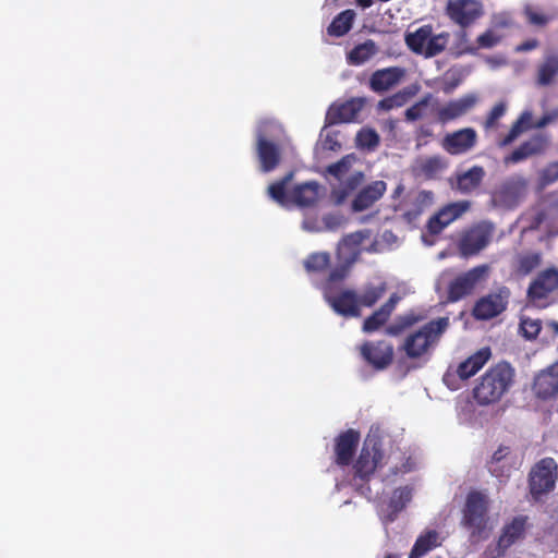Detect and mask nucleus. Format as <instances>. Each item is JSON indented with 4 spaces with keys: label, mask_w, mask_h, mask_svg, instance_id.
I'll list each match as a JSON object with an SVG mask.
<instances>
[{
    "label": "nucleus",
    "mask_w": 558,
    "mask_h": 558,
    "mask_svg": "<svg viewBox=\"0 0 558 558\" xmlns=\"http://www.w3.org/2000/svg\"><path fill=\"white\" fill-rule=\"evenodd\" d=\"M448 326L449 319L447 317H439L428 322L405 338L402 350L410 359L423 356L439 340Z\"/></svg>",
    "instance_id": "obj_4"
},
{
    "label": "nucleus",
    "mask_w": 558,
    "mask_h": 558,
    "mask_svg": "<svg viewBox=\"0 0 558 558\" xmlns=\"http://www.w3.org/2000/svg\"><path fill=\"white\" fill-rule=\"evenodd\" d=\"M438 546H440L439 533L435 530H428L416 538L409 558H422Z\"/></svg>",
    "instance_id": "obj_29"
},
{
    "label": "nucleus",
    "mask_w": 558,
    "mask_h": 558,
    "mask_svg": "<svg viewBox=\"0 0 558 558\" xmlns=\"http://www.w3.org/2000/svg\"><path fill=\"white\" fill-rule=\"evenodd\" d=\"M335 219H336L335 217H328L325 219L326 226L329 229H333L337 226V223L333 221Z\"/></svg>",
    "instance_id": "obj_60"
},
{
    "label": "nucleus",
    "mask_w": 558,
    "mask_h": 558,
    "mask_svg": "<svg viewBox=\"0 0 558 558\" xmlns=\"http://www.w3.org/2000/svg\"><path fill=\"white\" fill-rule=\"evenodd\" d=\"M357 185V180L355 178H350L345 184L339 189H333L331 192V198L336 205H341L348 198L353 190H355Z\"/></svg>",
    "instance_id": "obj_48"
},
{
    "label": "nucleus",
    "mask_w": 558,
    "mask_h": 558,
    "mask_svg": "<svg viewBox=\"0 0 558 558\" xmlns=\"http://www.w3.org/2000/svg\"><path fill=\"white\" fill-rule=\"evenodd\" d=\"M378 52V47L374 40L367 39L362 44L354 46L347 53V62L350 65H362L369 61Z\"/></svg>",
    "instance_id": "obj_28"
},
{
    "label": "nucleus",
    "mask_w": 558,
    "mask_h": 558,
    "mask_svg": "<svg viewBox=\"0 0 558 558\" xmlns=\"http://www.w3.org/2000/svg\"><path fill=\"white\" fill-rule=\"evenodd\" d=\"M294 173L290 171L280 180L268 186V195L278 204L284 206L290 204V192L287 193V186L292 181Z\"/></svg>",
    "instance_id": "obj_32"
},
{
    "label": "nucleus",
    "mask_w": 558,
    "mask_h": 558,
    "mask_svg": "<svg viewBox=\"0 0 558 558\" xmlns=\"http://www.w3.org/2000/svg\"><path fill=\"white\" fill-rule=\"evenodd\" d=\"M523 13L526 22L537 27H545L553 20L551 15L541 12L532 5H526Z\"/></svg>",
    "instance_id": "obj_43"
},
{
    "label": "nucleus",
    "mask_w": 558,
    "mask_h": 558,
    "mask_svg": "<svg viewBox=\"0 0 558 558\" xmlns=\"http://www.w3.org/2000/svg\"><path fill=\"white\" fill-rule=\"evenodd\" d=\"M526 524V515L514 517L509 523L505 524L497 542L498 549L504 553L517 541L522 539L525 535Z\"/></svg>",
    "instance_id": "obj_23"
},
{
    "label": "nucleus",
    "mask_w": 558,
    "mask_h": 558,
    "mask_svg": "<svg viewBox=\"0 0 558 558\" xmlns=\"http://www.w3.org/2000/svg\"><path fill=\"white\" fill-rule=\"evenodd\" d=\"M365 106V98H351L340 105H332L326 114V122L330 125L356 121Z\"/></svg>",
    "instance_id": "obj_18"
},
{
    "label": "nucleus",
    "mask_w": 558,
    "mask_h": 558,
    "mask_svg": "<svg viewBox=\"0 0 558 558\" xmlns=\"http://www.w3.org/2000/svg\"><path fill=\"white\" fill-rule=\"evenodd\" d=\"M542 180L547 184L558 181V161H553L544 168L542 171Z\"/></svg>",
    "instance_id": "obj_53"
},
{
    "label": "nucleus",
    "mask_w": 558,
    "mask_h": 558,
    "mask_svg": "<svg viewBox=\"0 0 558 558\" xmlns=\"http://www.w3.org/2000/svg\"><path fill=\"white\" fill-rule=\"evenodd\" d=\"M367 238V234L364 231H356L350 234H347L342 239V244L347 246H359L363 243V241Z\"/></svg>",
    "instance_id": "obj_55"
},
{
    "label": "nucleus",
    "mask_w": 558,
    "mask_h": 558,
    "mask_svg": "<svg viewBox=\"0 0 558 558\" xmlns=\"http://www.w3.org/2000/svg\"><path fill=\"white\" fill-rule=\"evenodd\" d=\"M355 1L362 8H369L373 3V0H355Z\"/></svg>",
    "instance_id": "obj_61"
},
{
    "label": "nucleus",
    "mask_w": 558,
    "mask_h": 558,
    "mask_svg": "<svg viewBox=\"0 0 558 558\" xmlns=\"http://www.w3.org/2000/svg\"><path fill=\"white\" fill-rule=\"evenodd\" d=\"M478 98L475 94H466L458 99L448 101L445 106L436 109L437 121L447 124L466 114L477 102Z\"/></svg>",
    "instance_id": "obj_17"
},
{
    "label": "nucleus",
    "mask_w": 558,
    "mask_h": 558,
    "mask_svg": "<svg viewBox=\"0 0 558 558\" xmlns=\"http://www.w3.org/2000/svg\"><path fill=\"white\" fill-rule=\"evenodd\" d=\"M319 189L315 181L296 184L290 191V203L301 208L312 207L318 202Z\"/></svg>",
    "instance_id": "obj_24"
},
{
    "label": "nucleus",
    "mask_w": 558,
    "mask_h": 558,
    "mask_svg": "<svg viewBox=\"0 0 558 558\" xmlns=\"http://www.w3.org/2000/svg\"><path fill=\"white\" fill-rule=\"evenodd\" d=\"M549 147V137L546 134L537 133L522 142L511 154L504 158L505 165L519 163L531 157L541 156Z\"/></svg>",
    "instance_id": "obj_13"
},
{
    "label": "nucleus",
    "mask_w": 558,
    "mask_h": 558,
    "mask_svg": "<svg viewBox=\"0 0 558 558\" xmlns=\"http://www.w3.org/2000/svg\"><path fill=\"white\" fill-rule=\"evenodd\" d=\"M259 169L264 173L274 171L281 162V149L279 145L268 140L263 133H258L255 145Z\"/></svg>",
    "instance_id": "obj_16"
},
{
    "label": "nucleus",
    "mask_w": 558,
    "mask_h": 558,
    "mask_svg": "<svg viewBox=\"0 0 558 558\" xmlns=\"http://www.w3.org/2000/svg\"><path fill=\"white\" fill-rule=\"evenodd\" d=\"M490 356L492 351L488 347L480 349L458 365L457 375L463 380L471 378L488 362Z\"/></svg>",
    "instance_id": "obj_25"
},
{
    "label": "nucleus",
    "mask_w": 558,
    "mask_h": 558,
    "mask_svg": "<svg viewBox=\"0 0 558 558\" xmlns=\"http://www.w3.org/2000/svg\"><path fill=\"white\" fill-rule=\"evenodd\" d=\"M539 46V41L535 38L522 41L515 47L517 52H527L536 49Z\"/></svg>",
    "instance_id": "obj_56"
},
{
    "label": "nucleus",
    "mask_w": 558,
    "mask_h": 558,
    "mask_svg": "<svg viewBox=\"0 0 558 558\" xmlns=\"http://www.w3.org/2000/svg\"><path fill=\"white\" fill-rule=\"evenodd\" d=\"M531 113L523 112L511 125L508 134L499 142L500 147H506L512 144L525 130L530 128Z\"/></svg>",
    "instance_id": "obj_37"
},
{
    "label": "nucleus",
    "mask_w": 558,
    "mask_h": 558,
    "mask_svg": "<svg viewBox=\"0 0 558 558\" xmlns=\"http://www.w3.org/2000/svg\"><path fill=\"white\" fill-rule=\"evenodd\" d=\"M379 142V135L373 129H362L356 135V144L361 148L374 149Z\"/></svg>",
    "instance_id": "obj_44"
},
{
    "label": "nucleus",
    "mask_w": 558,
    "mask_h": 558,
    "mask_svg": "<svg viewBox=\"0 0 558 558\" xmlns=\"http://www.w3.org/2000/svg\"><path fill=\"white\" fill-rule=\"evenodd\" d=\"M447 168V162L440 156H430L424 159L420 165V171L427 179L436 178L442 170Z\"/></svg>",
    "instance_id": "obj_41"
},
{
    "label": "nucleus",
    "mask_w": 558,
    "mask_h": 558,
    "mask_svg": "<svg viewBox=\"0 0 558 558\" xmlns=\"http://www.w3.org/2000/svg\"><path fill=\"white\" fill-rule=\"evenodd\" d=\"M478 141L477 132L473 128H463L451 133H447L441 147L449 155L458 156L472 150Z\"/></svg>",
    "instance_id": "obj_12"
},
{
    "label": "nucleus",
    "mask_w": 558,
    "mask_h": 558,
    "mask_svg": "<svg viewBox=\"0 0 558 558\" xmlns=\"http://www.w3.org/2000/svg\"><path fill=\"white\" fill-rule=\"evenodd\" d=\"M430 99L432 95L427 94L421 100L409 107L404 112L405 120L412 122L423 118Z\"/></svg>",
    "instance_id": "obj_46"
},
{
    "label": "nucleus",
    "mask_w": 558,
    "mask_h": 558,
    "mask_svg": "<svg viewBox=\"0 0 558 558\" xmlns=\"http://www.w3.org/2000/svg\"><path fill=\"white\" fill-rule=\"evenodd\" d=\"M350 169V162L345 157L341 158L339 161L331 163L327 167V172L340 180Z\"/></svg>",
    "instance_id": "obj_51"
},
{
    "label": "nucleus",
    "mask_w": 558,
    "mask_h": 558,
    "mask_svg": "<svg viewBox=\"0 0 558 558\" xmlns=\"http://www.w3.org/2000/svg\"><path fill=\"white\" fill-rule=\"evenodd\" d=\"M544 219H545V213L544 211L537 213L534 218L535 227H538L544 221Z\"/></svg>",
    "instance_id": "obj_59"
},
{
    "label": "nucleus",
    "mask_w": 558,
    "mask_h": 558,
    "mask_svg": "<svg viewBox=\"0 0 558 558\" xmlns=\"http://www.w3.org/2000/svg\"><path fill=\"white\" fill-rule=\"evenodd\" d=\"M531 113L523 112L511 125L508 134L499 142L500 147H506L512 144L525 130L530 128Z\"/></svg>",
    "instance_id": "obj_36"
},
{
    "label": "nucleus",
    "mask_w": 558,
    "mask_h": 558,
    "mask_svg": "<svg viewBox=\"0 0 558 558\" xmlns=\"http://www.w3.org/2000/svg\"><path fill=\"white\" fill-rule=\"evenodd\" d=\"M356 13L352 9L344 10L337 14L329 26L327 27V34L331 37H342L347 35L355 20Z\"/></svg>",
    "instance_id": "obj_30"
},
{
    "label": "nucleus",
    "mask_w": 558,
    "mask_h": 558,
    "mask_svg": "<svg viewBox=\"0 0 558 558\" xmlns=\"http://www.w3.org/2000/svg\"><path fill=\"white\" fill-rule=\"evenodd\" d=\"M403 191V186L402 185H399L396 191H395V194H399Z\"/></svg>",
    "instance_id": "obj_63"
},
{
    "label": "nucleus",
    "mask_w": 558,
    "mask_h": 558,
    "mask_svg": "<svg viewBox=\"0 0 558 558\" xmlns=\"http://www.w3.org/2000/svg\"><path fill=\"white\" fill-rule=\"evenodd\" d=\"M510 291L507 287L499 288L496 292L480 298L472 310V315L477 320H488L506 311Z\"/></svg>",
    "instance_id": "obj_10"
},
{
    "label": "nucleus",
    "mask_w": 558,
    "mask_h": 558,
    "mask_svg": "<svg viewBox=\"0 0 558 558\" xmlns=\"http://www.w3.org/2000/svg\"><path fill=\"white\" fill-rule=\"evenodd\" d=\"M542 264L539 252H527L517 256L514 271L520 276H527Z\"/></svg>",
    "instance_id": "obj_33"
},
{
    "label": "nucleus",
    "mask_w": 558,
    "mask_h": 558,
    "mask_svg": "<svg viewBox=\"0 0 558 558\" xmlns=\"http://www.w3.org/2000/svg\"><path fill=\"white\" fill-rule=\"evenodd\" d=\"M362 359L375 371H384L393 361V345L385 340L365 341L360 347Z\"/></svg>",
    "instance_id": "obj_11"
},
{
    "label": "nucleus",
    "mask_w": 558,
    "mask_h": 558,
    "mask_svg": "<svg viewBox=\"0 0 558 558\" xmlns=\"http://www.w3.org/2000/svg\"><path fill=\"white\" fill-rule=\"evenodd\" d=\"M515 183L514 182H507L505 185H504V189H510L512 185H514Z\"/></svg>",
    "instance_id": "obj_62"
},
{
    "label": "nucleus",
    "mask_w": 558,
    "mask_h": 558,
    "mask_svg": "<svg viewBox=\"0 0 558 558\" xmlns=\"http://www.w3.org/2000/svg\"><path fill=\"white\" fill-rule=\"evenodd\" d=\"M387 190L385 181L377 180L364 186L354 197L351 208L354 213H360L371 208L379 201Z\"/></svg>",
    "instance_id": "obj_21"
},
{
    "label": "nucleus",
    "mask_w": 558,
    "mask_h": 558,
    "mask_svg": "<svg viewBox=\"0 0 558 558\" xmlns=\"http://www.w3.org/2000/svg\"><path fill=\"white\" fill-rule=\"evenodd\" d=\"M330 266V254L327 252L313 253L304 260L307 272H324Z\"/></svg>",
    "instance_id": "obj_40"
},
{
    "label": "nucleus",
    "mask_w": 558,
    "mask_h": 558,
    "mask_svg": "<svg viewBox=\"0 0 558 558\" xmlns=\"http://www.w3.org/2000/svg\"><path fill=\"white\" fill-rule=\"evenodd\" d=\"M360 442V433L355 429H347L335 439V462L339 466L351 464Z\"/></svg>",
    "instance_id": "obj_19"
},
{
    "label": "nucleus",
    "mask_w": 558,
    "mask_h": 558,
    "mask_svg": "<svg viewBox=\"0 0 558 558\" xmlns=\"http://www.w3.org/2000/svg\"><path fill=\"white\" fill-rule=\"evenodd\" d=\"M387 286L385 282L379 283L378 286L367 284L364 287L363 291L357 294V302L360 307H372L374 306L386 293Z\"/></svg>",
    "instance_id": "obj_35"
},
{
    "label": "nucleus",
    "mask_w": 558,
    "mask_h": 558,
    "mask_svg": "<svg viewBox=\"0 0 558 558\" xmlns=\"http://www.w3.org/2000/svg\"><path fill=\"white\" fill-rule=\"evenodd\" d=\"M450 34L448 32H442L437 35H429L427 47H425L424 54L426 58H432L441 53L448 43H449Z\"/></svg>",
    "instance_id": "obj_42"
},
{
    "label": "nucleus",
    "mask_w": 558,
    "mask_h": 558,
    "mask_svg": "<svg viewBox=\"0 0 558 558\" xmlns=\"http://www.w3.org/2000/svg\"><path fill=\"white\" fill-rule=\"evenodd\" d=\"M421 215V210L420 209H415V210H408L403 214V218L407 220V221H412L414 219H416L418 216Z\"/></svg>",
    "instance_id": "obj_57"
},
{
    "label": "nucleus",
    "mask_w": 558,
    "mask_h": 558,
    "mask_svg": "<svg viewBox=\"0 0 558 558\" xmlns=\"http://www.w3.org/2000/svg\"><path fill=\"white\" fill-rule=\"evenodd\" d=\"M470 208L466 201L450 203L433 215L426 225L429 234L437 235L451 222L460 218Z\"/></svg>",
    "instance_id": "obj_15"
},
{
    "label": "nucleus",
    "mask_w": 558,
    "mask_h": 558,
    "mask_svg": "<svg viewBox=\"0 0 558 558\" xmlns=\"http://www.w3.org/2000/svg\"><path fill=\"white\" fill-rule=\"evenodd\" d=\"M558 78V52L546 51L535 71V84L547 87L556 83Z\"/></svg>",
    "instance_id": "obj_22"
},
{
    "label": "nucleus",
    "mask_w": 558,
    "mask_h": 558,
    "mask_svg": "<svg viewBox=\"0 0 558 558\" xmlns=\"http://www.w3.org/2000/svg\"><path fill=\"white\" fill-rule=\"evenodd\" d=\"M383 459V450L379 441H365L361 452L353 464V476L351 485L355 490L366 497L372 498V489L368 485L371 476Z\"/></svg>",
    "instance_id": "obj_3"
},
{
    "label": "nucleus",
    "mask_w": 558,
    "mask_h": 558,
    "mask_svg": "<svg viewBox=\"0 0 558 558\" xmlns=\"http://www.w3.org/2000/svg\"><path fill=\"white\" fill-rule=\"evenodd\" d=\"M488 266L480 265L456 277L448 286V300L457 302L473 293L488 275Z\"/></svg>",
    "instance_id": "obj_9"
},
{
    "label": "nucleus",
    "mask_w": 558,
    "mask_h": 558,
    "mask_svg": "<svg viewBox=\"0 0 558 558\" xmlns=\"http://www.w3.org/2000/svg\"><path fill=\"white\" fill-rule=\"evenodd\" d=\"M445 14L454 25L460 27L458 33L460 39L466 41V28L476 24L484 16L485 9L480 0H448Z\"/></svg>",
    "instance_id": "obj_5"
},
{
    "label": "nucleus",
    "mask_w": 558,
    "mask_h": 558,
    "mask_svg": "<svg viewBox=\"0 0 558 558\" xmlns=\"http://www.w3.org/2000/svg\"><path fill=\"white\" fill-rule=\"evenodd\" d=\"M551 121V118L549 116L542 117L535 124V128L541 129L546 126Z\"/></svg>",
    "instance_id": "obj_58"
},
{
    "label": "nucleus",
    "mask_w": 558,
    "mask_h": 558,
    "mask_svg": "<svg viewBox=\"0 0 558 558\" xmlns=\"http://www.w3.org/2000/svg\"><path fill=\"white\" fill-rule=\"evenodd\" d=\"M514 369L507 362L489 367L473 388V398L480 405L498 402L513 383Z\"/></svg>",
    "instance_id": "obj_1"
},
{
    "label": "nucleus",
    "mask_w": 558,
    "mask_h": 558,
    "mask_svg": "<svg viewBox=\"0 0 558 558\" xmlns=\"http://www.w3.org/2000/svg\"><path fill=\"white\" fill-rule=\"evenodd\" d=\"M349 274V265H340L335 267L328 275L327 282L325 287H329L331 290V284L336 282H340L345 279Z\"/></svg>",
    "instance_id": "obj_52"
},
{
    "label": "nucleus",
    "mask_w": 558,
    "mask_h": 558,
    "mask_svg": "<svg viewBox=\"0 0 558 558\" xmlns=\"http://www.w3.org/2000/svg\"><path fill=\"white\" fill-rule=\"evenodd\" d=\"M506 110L507 106L504 101L496 104L488 112L485 121L483 122V128L485 130H492L497 128L498 120L505 116Z\"/></svg>",
    "instance_id": "obj_47"
},
{
    "label": "nucleus",
    "mask_w": 558,
    "mask_h": 558,
    "mask_svg": "<svg viewBox=\"0 0 558 558\" xmlns=\"http://www.w3.org/2000/svg\"><path fill=\"white\" fill-rule=\"evenodd\" d=\"M523 336L526 339H535L542 330V323L539 319L523 318L520 324Z\"/></svg>",
    "instance_id": "obj_50"
},
{
    "label": "nucleus",
    "mask_w": 558,
    "mask_h": 558,
    "mask_svg": "<svg viewBox=\"0 0 558 558\" xmlns=\"http://www.w3.org/2000/svg\"><path fill=\"white\" fill-rule=\"evenodd\" d=\"M411 498L412 490L408 486L395 489L388 505L390 509L388 520L393 521L398 513L405 508L408 502H410Z\"/></svg>",
    "instance_id": "obj_34"
},
{
    "label": "nucleus",
    "mask_w": 558,
    "mask_h": 558,
    "mask_svg": "<svg viewBox=\"0 0 558 558\" xmlns=\"http://www.w3.org/2000/svg\"><path fill=\"white\" fill-rule=\"evenodd\" d=\"M558 477V465L553 458H544L530 471L529 487L532 497L538 500L543 495L555 488Z\"/></svg>",
    "instance_id": "obj_7"
},
{
    "label": "nucleus",
    "mask_w": 558,
    "mask_h": 558,
    "mask_svg": "<svg viewBox=\"0 0 558 558\" xmlns=\"http://www.w3.org/2000/svg\"><path fill=\"white\" fill-rule=\"evenodd\" d=\"M410 94L405 90L398 92L389 97L381 99L378 102V108L385 111H389L393 108L402 107L407 104Z\"/></svg>",
    "instance_id": "obj_45"
},
{
    "label": "nucleus",
    "mask_w": 558,
    "mask_h": 558,
    "mask_svg": "<svg viewBox=\"0 0 558 558\" xmlns=\"http://www.w3.org/2000/svg\"><path fill=\"white\" fill-rule=\"evenodd\" d=\"M398 301L399 298L392 294L386 303L364 320L362 330L366 333H371L383 327L388 322Z\"/></svg>",
    "instance_id": "obj_26"
},
{
    "label": "nucleus",
    "mask_w": 558,
    "mask_h": 558,
    "mask_svg": "<svg viewBox=\"0 0 558 558\" xmlns=\"http://www.w3.org/2000/svg\"><path fill=\"white\" fill-rule=\"evenodd\" d=\"M433 26L429 24L418 27L413 33L405 34V44L410 50L417 54H424L427 47L429 35H432Z\"/></svg>",
    "instance_id": "obj_31"
},
{
    "label": "nucleus",
    "mask_w": 558,
    "mask_h": 558,
    "mask_svg": "<svg viewBox=\"0 0 558 558\" xmlns=\"http://www.w3.org/2000/svg\"><path fill=\"white\" fill-rule=\"evenodd\" d=\"M489 498L480 490H471L462 508L461 525L476 539H485L490 531Z\"/></svg>",
    "instance_id": "obj_2"
},
{
    "label": "nucleus",
    "mask_w": 558,
    "mask_h": 558,
    "mask_svg": "<svg viewBox=\"0 0 558 558\" xmlns=\"http://www.w3.org/2000/svg\"><path fill=\"white\" fill-rule=\"evenodd\" d=\"M501 41V36L494 29H486L484 33L477 36L476 46H468L464 48L466 53H475L478 49H490L497 46Z\"/></svg>",
    "instance_id": "obj_38"
},
{
    "label": "nucleus",
    "mask_w": 558,
    "mask_h": 558,
    "mask_svg": "<svg viewBox=\"0 0 558 558\" xmlns=\"http://www.w3.org/2000/svg\"><path fill=\"white\" fill-rule=\"evenodd\" d=\"M385 558H397V556H395L392 554H388Z\"/></svg>",
    "instance_id": "obj_64"
},
{
    "label": "nucleus",
    "mask_w": 558,
    "mask_h": 558,
    "mask_svg": "<svg viewBox=\"0 0 558 558\" xmlns=\"http://www.w3.org/2000/svg\"><path fill=\"white\" fill-rule=\"evenodd\" d=\"M434 136V131L429 124H421L417 126L415 131V140L417 142V146L422 144H426L425 140Z\"/></svg>",
    "instance_id": "obj_54"
},
{
    "label": "nucleus",
    "mask_w": 558,
    "mask_h": 558,
    "mask_svg": "<svg viewBox=\"0 0 558 558\" xmlns=\"http://www.w3.org/2000/svg\"><path fill=\"white\" fill-rule=\"evenodd\" d=\"M485 178V170L482 166H473L469 170L457 174V189L468 194L480 187Z\"/></svg>",
    "instance_id": "obj_27"
},
{
    "label": "nucleus",
    "mask_w": 558,
    "mask_h": 558,
    "mask_svg": "<svg viewBox=\"0 0 558 558\" xmlns=\"http://www.w3.org/2000/svg\"><path fill=\"white\" fill-rule=\"evenodd\" d=\"M324 298L337 314L344 317L361 316L357 293L355 291L347 289L338 294H332L329 287H324Z\"/></svg>",
    "instance_id": "obj_14"
},
{
    "label": "nucleus",
    "mask_w": 558,
    "mask_h": 558,
    "mask_svg": "<svg viewBox=\"0 0 558 558\" xmlns=\"http://www.w3.org/2000/svg\"><path fill=\"white\" fill-rule=\"evenodd\" d=\"M510 453L509 447H499L493 454L492 461L489 462V471L493 475L499 476L504 474V465L499 468V463L502 462Z\"/></svg>",
    "instance_id": "obj_49"
},
{
    "label": "nucleus",
    "mask_w": 558,
    "mask_h": 558,
    "mask_svg": "<svg viewBox=\"0 0 558 558\" xmlns=\"http://www.w3.org/2000/svg\"><path fill=\"white\" fill-rule=\"evenodd\" d=\"M405 73V69L401 66H389L376 70L369 77V88L375 93L387 92L399 85L404 78Z\"/></svg>",
    "instance_id": "obj_20"
},
{
    "label": "nucleus",
    "mask_w": 558,
    "mask_h": 558,
    "mask_svg": "<svg viewBox=\"0 0 558 558\" xmlns=\"http://www.w3.org/2000/svg\"><path fill=\"white\" fill-rule=\"evenodd\" d=\"M494 227L489 223H478L465 230L458 242L461 256L471 257L477 255L492 241Z\"/></svg>",
    "instance_id": "obj_8"
},
{
    "label": "nucleus",
    "mask_w": 558,
    "mask_h": 558,
    "mask_svg": "<svg viewBox=\"0 0 558 558\" xmlns=\"http://www.w3.org/2000/svg\"><path fill=\"white\" fill-rule=\"evenodd\" d=\"M421 320V317L414 313H408L398 316L392 324L386 327V333L389 336H399L405 329L412 327Z\"/></svg>",
    "instance_id": "obj_39"
},
{
    "label": "nucleus",
    "mask_w": 558,
    "mask_h": 558,
    "mask_svg": "<svg viewBox=\"0 0 558 558\" xmlns=\"http://www.w3.org/2000/svg\"><path fill=\"white\" fill-rule=\"evenodd\" d=\"M556 293H558V269L548 267L539 271L530 282L526 299L532 306L546 308L551 304L550 298Z\"/></svg>",
    "instance_id": "obj_6"
}]
</instances>
